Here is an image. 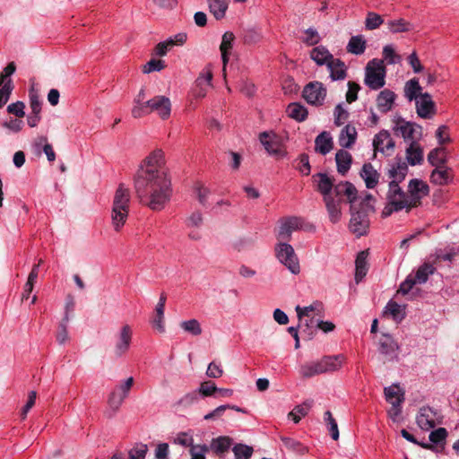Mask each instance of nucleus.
<instances>
[{
	"label": "nucleus",
	"mask_w": 459,
	"mask_h": 459,
	"mask_svg": "<svg viewBox=\"0 0 459 459\" xmlns=\"http://www.w3.org/2000/svg\"><path fill=\"white\" fill-rule=\"evenodd\" d=\"M306 37L302 39V41L307 46H315L321 40V38L316 30L308 28L305 30Z\"/></svg>",
	"instance_id": "nucleus-56"
},
{
	"label": "nucleus",
	"mask_w": 459,
	"mask_h": 459,
	"mask_svg": "<svg viewBox=\"0 0 459 459\" xmlns=\"http://www.w3.org/2000/svg\"><path fill=\"white\" fill-rule=\"evenodd\" d=\"M416 109L422 118H430L435 114V103L429 93L420 94V100H416Z\"/></svg>",
	"instance_id": "nucleus-18"
},
{
	"label": "nucleus",
	"mask_w": 459,
	"mask_h": 459,
	"mask_svg": "<svg viewBox=\"0 0 459 459\" xmlns=\"http://www.w3.org/2000/svg\"><path fill=\"white\" fill-rule=\"evenodd\" d=\"M403 391L397 385H393L391 386L385 387L384 389L385 399L389 403H394V400H397V397H400V394Z\"/></svg>",
	"instance_id": "nucleus-59"
},
{
	"label": "nucleus",
	"mask_w": 459,
	"mask_h": 459,
	"mask_svg": "<svg viewBox=\"0 0 459 459\" xmlns=\"http://www.w3.org/2000/svg\"><path fill=\"white\" fill-rule=\"evenodd\" d=\"M164 309L162 307H156L155 308V316L152 320L153 327H155L160 333H163L165 331L164 327Z\"/></svg>",
	"instance_id": "nucleus-57"
},
{
	"label": "nucleus",
	"mask_w": 459,
	"mask_h": 459,
	"mask_svg": "<svg viewBox=\"0 0 459 459\" xmlns=\"http://www.w3.org/2000/svg\"><path fill=\"white\" fill-rule=\"evenodd\" d=\"M316 190L320 193L323 199L333 196L334 178L326 173L319 172L312 177Z\"/></svg>",
	"instance_id": "nucleus-14"
},
{
	"label": "nucleus",
	"mask_w": 459,
	"mask_h": 459,
	"mask_svg": "<svg viewBox=\"0 0 459 459\" xmlns=\"http://www.w3.org/2000/svg\"><path fill=\"white\" fill-rule=\"evenodd\" d=\"M218 390V387L216 386L215 383L209 380L204 381L200 385L198 394L204 397L212 396L216 393Z\"/></svg>",
	"instance_id": "nucleus-55"
},
{
	"label": "nucleus",
	"mask_w": 459,
	"mask_h": 459,
	"mask_svg": "<svg viewBox=\"0 0 459 459\" xmlns=\"http://www.w3.org/2000/svg\"><path fill=\"white\" fill-rule=\"evenodd\" d=\"M333 197L340 202H347L351 208H355V203L358 202V190L355 186L349 181H341L334 185L333 190Z\"/></svg>",
	"instance_id": "nucleus-10"
},
{
	"label": "nucleus",
	"mask_w": 459,
	"mask_h": 459,
	"mask_svg": "<svg viewBox=\"0 0 459 459\" xmlns=\"http://www.w3.org/2000/svg\"><path fill=\"white\" fill-rule=\"evenodd\" d=\"M344 361L343 355L325 356L316 361L320 374L333 372L338 370Z\"/></svg>",
	"instance_id": "nucleus-19"
},
{
	"label": "nucleus",
	"mask_w": 459,
	"mask_h": 459,
	"mask_svg": "<svg viewBox=\"0 0 459 459\" xmlns=\"http://www.w3.org/2000/svg\"><path fill=\"white\" fill-rule=\"evenodd\" d=\"M385 313H389L397 323L401 322L405 317L403 308L397 302L393 300L387 303Z\"/></svg>",
	"instance_id": "nucleus-43"
},
{
	"label": "nucleus",
	"mask_w": 459,
	"mask_h": 459,
	"mask_svg": "<svg viewBox=\"0 0 459 459\" xmlns=\"http://www.w3.org/2000/svg\"><path fill=\"white\" fill-rule=\"evenodd\" d=\"M386 24L392 33L408 32L414 29L412 23L403 18L388 21Z\"/></svg>",
	"instance_id": "nucleus-36"
},
{
	"label": "nucleus",
	"mask_w": 459,
	"mask_h": 459,
	"mask_svg": "<svg viewBox=\"0 0 459 459\" xmlns=\"http://www.w3.org/2000/svg\"><path fill=\"white\" fill-rule=\"evenodd\" d=\"M408 192L411 196L428 195L429 192V186L422 180L414 178L409 182Z\"/></svg>",
	"instance_id": "nucleus-38"
},
{
	"label": "nucleus",
	"mask_w": 459,
	"mask_h": 459,
	"mask_svg": "<svg viewBox=\"0 0 459 459\" xmlns=\"http://www.w3.org/2000/svg\"><path fill=\"white\" fill-rule=\"evenodd\" d=\"M233 444V439L229 436H220L212 438L209 449H211L220 458L229 451Z\"/></svg>",
	"instance_id": "nucleus-24"
},
{
	"label": "nucleus",
	"mask_w": 459,
	"mask_h": 459,
	"mask_svg": "<svg viewBox=\"0 0 459 459\" xmlns=\"http://www.w3.org/2000/svg\"><path fill=\"white\" fill-rule=\"evenodd\" d=\"M212 79V73L207 69L203 71L195 80V86L209 87Z\"/></svg>",
	"instance_id": "nucleus-62"
},
{
	"label": "nucleus",
	"mask_w": 459,
	"mask_h": 459,
	"mask_svg": "<svg viewBox=\"0 0 459 459\" xmlns=\"http://www.w3.org/2000/svg\"><path fill=\"white\" fill-rule=\"evenodd\" d=\"M416 421L421 429L428 430L434 428L437 423H441V415L437 410L429 406H423L420 409Z\"/></svg>",
	"instance_id": "nucleus-12"
},
{
	"label": "nucleus",
	"mask_w": 459,
	"mask_h": 459,
	"mask_svg": "<svg viewBox=\"0 0 459 459\" xmlns=\"http://www.w3.org/2000/svg\"><path fill=\"white\" fill-rule=\"evenodd\" d=\"M421 86L419 83V80L417 78H412L410 81H408L404 87V94L405 97L409 100H418V98L420 97V94H423L421 92Z\"/></svg>",
	"instance_id": "nucleus-37"
},
{
	"label": "nucleus",
	"mask_w": 459,
	"mask_h": 459,
	"mask_svg": "<svg viewBox=\"0 0 459 459\" xmlns=\"http://www.w3.org/2000/svg\"><path fill=\"white\" fill-rule=\"evenodd\" d=\"M368 251H361L358 254L356 258V273H355V281L359 283L367 274L368 273Z\"/></svg>",
	"instance_id": "nucleus-35"
},
{
	"label": "nucleus",
	"mask_w": 459,
	"mask_h": 459,
	"mask_svg": "<svg viewBox=\"0 0 459 459\" xmlns=\"http://www.w3.org/2000/svg\"><path fill=\"white\" fill-rule=\"evenodd\" d=\"M327 69L333 81L344 80L347 77V67L344 62L339 58H333L328 64Z\"/></svg>",
	"instance_id": "nucleus-28"
},
{
	"label": "nucleus",
	"mask_w": 459,
	"mask_h": 459,
	"mask_svg": "<svg viewBox=\"0 0 459 459\" xmlns=\"http://www.w3.org/2000/svg\"><path fill=\"white\" fill-rule=\"evenodd\" d=\"M335 161L337 166V171L344 176L350 169L352 157L350 152L344 150H339L335 154Z\"/></svg>",
	"instance_id": "nucleus-31"
},
{
	"label": "nucleus",
	"mask_w": 459,
	"mask_h": 459,
	"mask_svg": "<svg viewBox=\"0 0 459 459\" xmlns=\"http://www.w3.org/2000/svg\"><path fill=\"white\" fill-rule=\"evenodd\" d=\"M277 259L284 264L293 274L300 272L298 256L292 246L286 242H279L275 247Z\"/></svg>",
	"instance_id": "nucleus-7"
},
{
	"label": "nucleus",
	"mask_w": 459,
	"mask_h": 459,
	"mask_svg": "<svg viewBox=\"0 0 459 459\" xmlns=\"http://www.w3.org/2000/svg\"><path fill=\"white\" fill-rule=\"evenodd\" d=\"M399 345L390 334H383L379 340V352L385 355L389 360L397 358Z\"/></svg>",
	"instance_id": "nucleus-20"
},
{
	"label": "nucleus",
	"mask_w": 459,
	"mask_h": 459,
	"mask_svg": "<svg viewBox=\"0 0 459 459\" xmlns=\"http://www.w3.org/2000/svg\"><path fill=\"white\" fill-rule=\"evenodd\" d=\"M406 205V202L404 200L399 201H388L387 205L384 208L382 212L383 217L390 216L394 212H399L404 209Z\"/></svg>",
	"instance_id": "nucleus-49"
},
{
	"label": "nucleus",
	"mask_w": 459,
	"mask_h": 459,
	"mask_svg": "<svg viewBox=\"0 0 459 459\" xmlns=\"http://www.w3.org/2000/svg\"><path fill=\"white\" fill-rule=\"evenodd\" d=\"M166 67L165 62L160 59L152 58L147 62L143 67V73L150 74L154 71H161Z\"/></svg>",
	"instance_id": "nucleus-53"
},
{
	"label": "nucleus",
	"mask_w": 459,
	"mask_h": 459,
	"mask_svg": "<svg viewBox=\"0 0 459 459\" xmlns=\"http://www.w3.org/2000/svg\"><path fill=\"white\" fill-rule=\"evenodd\" d=\"M311 406L312 402H305L300 405H297L290 412H289L288 417L291 419L295 423H299L301 420L300 416H306L308 413Z\"/></svg>",
	"instance_id": "nucleus-42"
},
{
	"label": "nucleus",
	"mask_w": 459,
	"mask_h": 459,
	"mask_svg": "<svg viewBox=\"0 0 459 459\" xmlns=\"http://www.w3.org/2000/svg\"><path fill=\"white\" fill-rule=\"evenodd\" d=\"M360 176L364 179L368 188L372 189L378 183L379 173L374 169L371 163H366L363 165Z\"/></svg>",
	"instance_id": "nucleus-29"
},
{
	"label": "nucleus",
	"mask_w": 459,
	"mask_h": 459,
	"mask_svg": "<svg viewBox=\"0 0 459 459\" xmlns=\"http://www.w3.org/2000/svg\"><path fill=\"white\" fill-rule=\"evenodd\" d=\"M259 141L269 154L277 158H282L286 155L281 139L275 133L262 132L259 134Z\"/></svg>",
	"instance_id": "nucleus-11"
},
{
	"label": "nucleus",
	"mask_w": 459,
	"mask_h": 459,
	"mask_svg": "<svg viewBox=\"0 0 459 459\" xmlns=\"http://www.w3.org/2000/svg\"><path fill=\"white\" fill-rule=\"evenodd\" d=\"M299 165L297 166V169L305 176H308L311 171V167L309 164V157L307 153H302L299 158Z\"/></svg>",
	"instance_id": "nucleus-60"
},
{
	"label": "nucleus",
	"mask_w": 459,
	"mask_h": 459,
	"mask_svg": "<svg viewBox=\"0 0 459 459\" xmlns=\"http://www.w3.org/2000/svg\"><path fill=\"white\" fill-rule=\"evenodd\" d=\"M367 48V41L362 35L352 36L346 47L348 53L353 55H362Z\"/></svg>",
	"instance_id": "nucleus-34"
},
{
	"label": "nucleus",
	"mask_w": 459,
	"mask_h": 459,
	"mask_svg": "<svg viewBox=\"0 0 459 459\" xmlns=\"http://www.w3.org/2000/svg\"><path fill=\"white\" fill-rule=\"evenodd\" d=\"M428 161L434 167L446 166L447 162V150L445 147H437L428 154Z\"/></svg>",
	"instance_id": "nucleus-32"
},
{
	"label": "nucleus",
	"mask_w": 459,
	"mask_h": 459,
	"mask_svg": "<svg viewBox=\"0 0 459 459\" xmlns=\"http://www.w3.org/2000/svg\"><path fill=\"white\" fill-rule=\"evenodd\" d=\"M133 332L128 325L122 326L120 332L117 335L116 343L114 347V353L116 357H122L130 348Z\"/></svg>",
	"instance_id": "nucleus-15"
},
{
	"label": "nucleus",
	"mask_w": 459,
	"mask_h": 459,
	"mask_svg": "<svg viewBox=\"0 0 459 459\" xmlns=\"http://www.w3.org/2000/svg\"><path fill=\"white\" fill-rule=\"evenodd\" d=\"M359 90L360 86L357 82L351 81L348 82V91L346 93V100L348 103H352L357 100Z\"/></svg>",
	"instance_id": "nucleus-61"
},
{
	"label": "nucleus",
	"mask_w": 459,
	"mask_h": 459,
	"mask_svg": "<svg viewBox=\"0 0 459 459\" xmlns=\"http://www.w3.org/2000/svg\"><path fill=\"white\" fill-rule=\"evenodd\" d=\"M169 455V446L168 443H159L154 450L155 459H168Z\"/></svg>",
	"instance_id": "nucleus-64"
},
{
	"label": "nucleus",
	"mask_w": 459,
	"mask_h": 459,
	"mask_svg": "<svg viewBox=\"0 0 459 459\" xmlns=\"http://www.w3.org/2000/svg\"><path fill=\"white\" fill-rule=\"evenodd\" d=\"M404 401V392L400 394V397H397V400H394V403H391V408L388 411L389 417L396 421L397 418L400 416L402 412V403Z\"/></svg>",
	"instance_id": "nucleus-51"
},
{
	"label": "nucleus",
	"mask_w": 459,
	"mask_h": 459,
	"mask_svg": "<svg viewBox=\"0 0 459 459\" xmlns=\"http://www.w3.org/2000/svg\"><path fill=\"white\" fill-rule=\"evenodd\" d=\"M315 145L316 152L325 155L333 149V138L328 132L324 131L316 137Z\"/></svg>",
	"instance_id": "nucleus-30"
},
{
	"label": "nucleus",
	"mask_w": 459,
	"mask_h": 459,
	"mask_svg": "<svg viewBox=\"0 0 459 459\" xmlns=\"http://www.w3.org/2000/svg\"><path fill=\"white\" fill-rule=\"evenodd\" d=\"M364 82L371 90H378L385 84V68L383 60L374 58L367 64Z\"/></svg>",
	"instance_id": "nucleus-5"
},
{
	"label": "nucleus",
	"mask_w": 459,
	"mask_h": 459,
	"mask_svg": "<svg viewBox=\"0 0 459 459\" xmlns=\"http://www.w3.org/2000/svg\"><path fill=\"white\" fill-rule=\"evenodd\" d=\"M235 459H250L253 455L254 449L252 446L238 443L232 447Z\"/></svg>",
	"instance_id": "nucleus-44"
},
{
	"label": "nucleus",
	"mask_w": 459,
	"mask_h": 459,
	"mask_svg": "<svg viewBox=\"0 0 459 459\" xmlns=\"http://www.w3.org/2000/svg\"><path fill=\"white\" fill-rule=\"evenodd\" d=\"M301 226L300 219L298 217H289L282 221L277 238L280 242H286L290 240L291 234L294 230L299 229Z\"/></svg>",
	"instance_id": "nucleus-17"
},
{
	"label": "nucleus",
	"mask_w": 459,
	"mask_h": 459,
	"mask_svg": "<svg viewBox=\"0 0 459 459\" xmlns=\"http://www.w3.org/2000/svg\"><path fill=\"white\" fill-rule=\"evenodd\" d=\"M423 149L417 141L410 143L405 150L406 164L411 166L420 165L423 162Z\"/></svg>",
	"instance_id": "nucleus-21"
},
{
	"label": "nucleus",
	"mask_w": 459,
	"mask_h": 459,
	"mask_svg": "<svg viewBox=\"0 0 459 459\" xmlns=\"http://www.w3.org/2000/svg\"><path fill=\"white\" fill-rule=\"evenodd\" d=\"M375 152H380L385 155H391L394 150V141L386 130H381L377 134L373 140Z\"/></svg>",
	"instance_id": "nucleus-16"
},
{
	"label": "nucleus",
	"mask_w": 459,
	"mask_h": 459,
	"mask_svg": "<svg viewBox=\"0 0 459 459\" xmlns=\"http://www.w3.org/2000/svg\"><path fill=\"white\" fill-rule=\"evenodd\" d=\"M453 177L454 174L451 168L447 166L436 167L431 172L430 181L435 185L445 186L452 181Z\"/></svg>",
	"instance_id": "nucleus-22"
},
{
	"label": "nucleus",
	"mask_w": 459,
	"mask_h": 459,
	"mask_svg": "<svg viewBox=\"0 0 459 459\" xmlns=\"http://www.w3.org/2000/svg\"><path fill=\"white\" fill-rule=\"evenodd\" d=\"M408 170L406 161L402 160L401 158H397L395 164H393L388 169V176L392 178L386 195L388 201L404 200L406 202V194L399 186V183L404 180Z\"/></svg>",
	"instance_id": "nucleus-3"
},
{
	"label": "nucleus",
	"mask_w": 459,
	"mask_h": 459,
	"mask_svg": "<svg viewBox=\"0 0 459 459\" xmlns=\"http://www.w3.org/2000/svg\"><path fill=\"white\" fill-rule=\"evenodd\" d=\"M310 58L316 62L317 65L326 66L334 58L333 56L325 46H318L312 48L310 51Z\"/></svg>",
	"instance_id": "nucleus-25"
},
{
	"label": "nucleus",
	"mask_w": 459,
	"mask_h": 459,
	"mask_svg": "<svg viewBox=\"0 0 459 459\" xmlns=\"http://www.w3.org/2000/svg\"><path fill=\"white\" fill-rule=\"evenodd\" d=\"M24 108L25 104L22 101H16L14 103L8 105L7 112L21 118L25 116Z\"/></svg>",
	"instance_id": "nucleus-63"
},
{
	"label": "nucleus",
	"mask_w": 459,
	"mask_h": 459,
	"mask_svg": "<svg viewBox=\"0 0 459 459\" xmlns=\"http://www.w3.org/2000/svg\"><path fill=\"white\" fill-rule=\"evenodd\" d=\"M164 153L154 151L148 156L134 177V190L139 202L152 211H160L171 195L170 180L167 178Z\"/></svg>",
	"instance_id": "nucleus-1"
},
{
	"label": "nucleus",
	"mask_w": 459,
	"mask_h": 459,
	"mask_svg": "<svg viewBox=\"0 0 459 459\" xmlns=\"http://www.w3.org/2000/svg\"><path fill=\"white\" fill-rule=\"evenodd\" d=\"M334 124L337 126H341L349 118V112L342 107V104H338L333 112Z\"/></svg>",
	"instance_id": "nucleus-52"
},
{
	"label": "nucleus",
	"mask_w": 459,
	"mask_h": 459,
	"mask_svg": "<svg viewBox=\"0 0 459 459\" xmlns=\"http://www.w3.org/2000/svg\"><path fill=\"white\" fill-rule=\"evenodd\" d=\"M393 130L396 135H401L405 142L411 143L420 139L422 135V128L420 126L405 121L402 117H398L395 121Z\"/></svg>",
	"instance_id": "nucleus-8"
},
{
	"label": "nucleus",
	"mask_w": 459,
	"mask_h": 459,
	"mask_svg": "<svg viewBox=\"0 0 459 459\" xmlns=\"http://www.w3.org/2000/svg\"><path fill=\"white\" fill-rule=\"evenodd\" d=\"M326 211L328 212L329 220L333 223L338 222L342 218L341 202L336 200L333 196L325 197L323 199Z\"/></svg>",
	"instance_id": "nucleus-26"
},
{
	"label": "nucleus",
	"mask_w": 459,
	"mask_h": 459,
	"mask_svg": "<svg viewBox=\"0 0 459 459\" xmlns=\"http://www.w3.org/2000/svg\"><path fill=\"white\" fill-rule=\"evenodd\" d=\"M396 95L394 91L385 89L379 92L377 98V107L382 113L390 111L393 108Z\"/></svg>",
	"instance_id": "nucleus-23"
},
{
	"label": "nucleus",
	"mask_w": 459,
	"mask_h": 459,
	"mask_svg": "<svg viewBox=\"0 0 459 459\" xmlns=\"http://www.w3.org/2000/svg\"><path fill=\"white\" fill-rule=\"evenodd\" d=\"M211 13L217 20L225 16L229 5V0H207Z\"/></svg>",
	"instance_id": "nucleus-39"
},
{
	"label": "nucleus",
	"mask_w": 459,
	"mask_h": 459,
	"mask_svg": "<svg viewBox=\"0 0 459 459\" xmlns=\"http://www.w3.org/2000/svg\"><path fill=\"white\" fill-rule=\"evenodd\" d=\"M357 138V131L353 126L347 125L341 131L339 143L342 147L351 148Z\"/></svg>",
	"instance_id": "nucleus-33"
},
{
	"label": "nucleus",
	"mask_w": 459,
	"mask_h": 459,
	"mask_svg": "<svg viewBox=\"0 0 459 459\" xmlns=\"http://www.w3.org/2000/svg\"><path fill=\"white\" fill-rule=\"evenodd\" d=\"M235 39V36L231 31H226L222 35L221 43L220 45V50L221 53V59L223 64V73L226 71V66L229 62V55L230 50L232 49L233 41Z\"/></svg>",
	"instance_id": "nucleus-27"
},
{
	"label": "nucleus",
	"mask_w": 459,
	"mask_h": 459,
	"mask_svg": "<svg viewBox=\"0 0 459 459\" xmlns=\"http://www.w3.org/2000/svg\"><path fill=\"white\" fill-rule=\"evenodd\" d=\"M125 399L126 398H124V395L120 394V393L117 392V389H114L110 393L108 399V403L111 411V413H108V418L114 416V414L119 410Z\"/></svg>",
	"instance_id": "nucleus-41"
},
{
	"label": "nucleus",
	"mask_w": 459,
	"mask_h": 459,
	"mask_svg": "<svg viewBox=\"0 0 459 459\" xmlns=\"http://www.w3.org/2000/svg\"><path fill=\"white\" fill-rule=\"evenodd\" d=\"M326 88L318 81L308 82L303 89L302 97L313 106L323 105L326 97Z\"/></svg>",
	"instance_id": "nucleus-9"
},
{
	"label": "nucleus",
	"mask_w": 459,
	"mask_h": 459,
	"mask_svg": "<svg viewBox=\"0 0 459 459\" xmlns=\"http://www.w3.org/2000/svg\"><path fill=\"white\" fill-rule=\"evenodd\" d=\"M287 112L290 117L301 122L307 117V108L299 103H290L287 108Z\"/></svg>",
	"instance_id": "nucleus-40"
},
{
	"label": "nucleus",
	"mask_w": 459,
	"mask_h": 459,
	"mask_svg": "<svg viewBox=\"0 0 459 459\" xmlns=\"http://www.w3.org/2000/svg\"><path fill=\"white\" fill-rule=\"evenodd\" d=\"M209 452V446L206 445L192 446L189 450L191 459H206L205 454Z\"/></svg>",
	"instance_id": "nucleus-58"
},
{
	"label": "nucleus",
	"mask_w": 459,
	"mask_h": 459,
	"mask_svg": "<svg viewBox=\"0 0 459 459\" xmlns=\"http://www.w3.org/2000/svg\"><path fill=\"white\" fill-rule=\"evenodd\" d=\"M146 107L150 108V114L152 112H156L163 120H166L170 117L171 101L166 96L157 95L152 99L146 100Z\"/></svg>",
	"instance_id": "nucleus-13"
},
{
	"label": "nucleus",
	"mask_w": 459,
	"mask_h": 459,
	"mask_svg": "<svg viewBox=\"0 0 459 459\" xmlns=\"http://www.w3.org/2000/svg\"><path fill=\"white\" fill-rule=\"evenodd\" d=\"M130 191L124 184H119L116 190L111 212L112 224L117 231L124 226L129 211Z\"/></svg>",
	"instance_id": "nucleus-2"
},
{
	"label": "nucleus",
	"mask_w": 459,
	"mask_h": 459,
	"mask_svg": "<svg viewBox=\"0 0 459 459\" xmlns=\"http://www.w3.org/2000/svg\"><path fill=\"white\" fill-rule=\"evenodd\" d=\"M374 211V206L363 204V206L359 207L357 206V203H355L354 209L350 207L351 220L349 227L351 231L357 237H361L367 234L369 228L368 214Z\"/></svg>",
	"instance_id": "nucleus-4"
},
{
	"label": "nucleus",
	"mask_w": 459,
	"mask_h": 459,
	"mask_svg": "<svg viewBox=\"0 0 459 459\" xmlns=\"http://www.w3.org/2000/svg\"><path fill=\"white\" fill-rule=\"evenodd\" d=\"M324 420L328 425V430L331 434V437L333 440H337L339 438V429L336 420L332 415L330 411H326L324 415Z\"/></svg>",
	"instance_id": "nucleus-47"
},
{
	"label": "nucleus",
	"mask_w": 459,
	"mask_h": 459,
	"mask_svg": "<svg viewBox=\"0 0 459 459\" xmlns=\"http://www.w3.org/2000/svg\"><path fill=\"white\" fill-rule=\"evenodd\" d=\"M436 272V268L429 263H424L421 264L415 274H409L406 279L401 283L397 293L406 295L413 288L415 284L425 283L429 275H432Z\"/></svg>",
	"instance_id": "nucleus-6"
},
{
	"label": "nucleus",
	"mask_w": 459,
	"mask_h": 459,
	"mask_svg": "<svg viewBox=\"0 0 459 459\" xmlns=\"http://www.w3.org/2000/svg\"><path fill=\"white\" fill-rule=\"evenodd\" d=\"M148 452V446L143 443H137L128 452V459H145Z\"/></svg>",
	"instance_id": "nucleus-48"
},
{
	"label": "nucleus",
	"mask_w": 459,
	"mask_h": 459,
	"mask_svg": "<svg viewBox=\"0 0 459 459\" xmlns=\"http://www.w3.org/2000/svg\"><path fill=\"white\" fill-rule=\"evenodd\" d=\"M13 90L12 79H8L4 85L0 88V108H2L9 100Z\"/></svg>",
	"instance_id": "nucleus-50"
},
{
	"label": "nucleus",
	"mask_w": 459,
	"mask_h": 459,
	"mask_svg": "<svg viewBox=\"0 0 459 459\" xmlns=\"http://www.w3.org/2000/svg\"><path fill=\"white\" fill-rule=\"evenodd\" d=\"M299 373L303 377L309 378L316 375H320L316 361L309 364L302 365Z\"/></svg>",
	"instance_id": "nucleus-54"
},
{
	"label": "nucleus",
	"mask_w": 459,
	"mask_h": 459,
	"mask_svg": "<svg viewBox=\"0 0 459 459\" xmlns=\"http://www.w3.org/2000/svg\"><path fill=\"white\" fill-rule=\"evenodd\" d=\"M179 325L182 330L194 336H198L202 333L201 325L196 319L182 321Z\"/></svg>",
	"instance_id": "nucleus-45"
},
{
	"label": "nucleus",
	"mask_w": 459,
	"mask_h": 459,
	"mask_svg": "<svg viewBox=\"0 0 459 459\" xmlns=\"http://www.w3.org/2000/svg\"><path fill=\"white\" fill-rule=\"evenodd\" d=\"M384 20L381 15L374 12H368L365 19V28L368 30H373L383 24Z\"/></svg>",
	"instance_id": "nucleus-46"
}]
</instances>
